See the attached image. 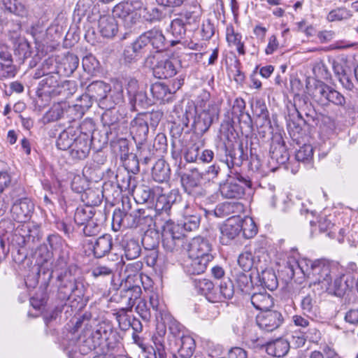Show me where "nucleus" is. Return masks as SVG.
Returning <instances> with one entry per match:
<instances>
[{
    "label": "nucleus",
    "instance_id": "e433bc0d",
    "mask_svg": "<svg viewBox=\"0 0 358 358\" xmlns=\"http://www.w3.org/2000/svg\"><path fill=\"white\" fill-rule=\"evenodd\" d=\"M161 187L159 186L150 188L148 186H142L137 188L134 199L137 203H153L157 194L159 193Z\"/></svg>",
    "mask_w": 358,
    "mask_h": 358
},
{
    "label": "nucleus",
    "instance_id": "58836bf2",
    "mask_svg": "<svg viewBox=\"0 0 358 358\" xmlns=\"http://www.w3.org/2000/svg\"><path fill=\"white\" fill-rule=\"evenodd\" d=\"M96 134L98 131L95 129V124L92 120L85 119L81 124L79 123L77 137L94 143Z\"/></svg>",
    "mask_w": 358,
    "mask_h": 358
},
{
    "label": "nucleus",
    "instance_id": "338daca9",
    "mask_svg": "<svg viewBox=\"0 0 358 358\" xmlns=\"http://www.w3.org/2000/svg\"><path fill=\"white\" fill-rule=\"evenodd\" d=\"M241 226L243 236L245 238H251L257 234V227L251 218H246L243 220L241 219Z\"/></svg>",
    "mask_w": 358,
    "mask_h": 358
},
{
    "label": "nucleus",
    "instance_id": "c85d7f7f",
    "mask_svg": "<svg viewBox=\"0 0 358 358\" xmlns=\"http://www.w3.org/2000/svg\"><path fill=\"white\" fill-rule=\"evenodd\" d=\"M20 236L23 238V243L28 247L38 242L41 238V232L38 226L33 223H27L22 225L20 229Z\"/></svg>",
    "mask_w": 358,
    "mask_h": 358
},
{
    "label": "nucleus",
    "instance_id": "412c9836",
    "mask_svg": "<svg viewBox=\"0 0 358 358\" xmlns=\"http://www.w3.org/2000/svg\"><path fill=\"white\" fill-rule=\"evenodd\" d=\"M134 8L139 10L145 21L150 23H157L165 18L166 14L162 10L156 6H147L141 1H134Z\"/></svg>",
    "mask_w": 358,
    "mask_h": 358
},
{
    "label": "nucleus",
    "instance_id": "5701e85b",
    "mask_svg": "<svg viewBox=\"0 0 358 358\" xmlns=\"http://www.w3.org/2000/svg\"><path fill=\"white\" fill-rule=\"evenodd\" d=\"M157 199L155 202V206L154 213L155 211L163 212L169 213L172 206L177 201V199L180 198L177 191L171 190L168 194L162 193V189L159 193L157 194Z\"/></svg>",
    "mask_w": 358,
    "mask_h": 358
},
{
    "label": "nucleus",
    "instance_id": "dca6fc26",
    "mask_svg": "<svg viewBox=\"0 0 358 358\" xmlns=\"http://www.w3.org/2000/svg\"><path fill=\"white\" fill-rule=\"evenodd\" d=\"M34 205L28 198L15 200L11 207L12 217L17 222H26L33 213Z\"/></svg>",
    "mask_w": 358,
    "mask_h": 358
},
{
    "label": "nucleus",
    "instance_id": "4c0bfd02",
    "mask_svg": "<svg viewBox=\"0 0 358 358\" xmlns=\"http://www.w3.org/2000/svg\"><path fill=\"white\" fill-rule=\"evenodd\" d=\"M171 170L168 164L164 159H158L152 169V178L158 182L168 181L170 178Z\"/></svg>",
    "mask_w": 358,
    "mask_h": 358
},
{
    "label": "nucleus",
    "instance_id": "39448f33",
    "mask_svg": "<svg viewBox=\"0 0 358 358\" xmlns=\"http://www.w3.org/2000/svg\"><path fill=\"white\" fill-rule=\"evenodd\" d=\"M177 16L171 23V34L176 39L171 42L174 45L186 36L187 31L196 30L199 25L200 13L196 10H186L176 15Z\"/></svg>",
    "mask_w": 358,
    "mask_h": 358
},
{
    "label": "nucleus",
    "instance_id": "cd10ccee",
    "mask_svg": "<svg viewBox=\"0 0 358 358\" xmlns=\"http://www.w3.org/2000/svg\"><path fill=\"white\" fill-rule=\"evenodd\" d=\"M101 120L103 125L108 127V130H106V131L107 138L113 139L115 138L117 136L116 129L119 121L117 112L114 110H106L102 115Z\"/></svg>",
    "mask_w": 358,
    "mask_h": 358
},
{
    "label": "nucleus",
    "instance_id": "0eeeda50",
    "mask_svg": "<svg viewBox=\"0 0 358 358\" xmlns=\"http://www.w3.org/2000/svg\"><path fill=\"white\" fill-rule=\"evenodd\" d=\"M292 295L294 300L300 298V307L303 315L313 321L318 310L315 292L310 287H297Z\"/></svg>",
    "mask_w": 358,
    "mask_h": 358
},
{
    "label": "nucleus",
    "instance_id": "37998d69",
    "mask_svg": "<svg viewBox=\"0 0 358 358\" xmlns=\"http://www.w3.org/2000/svg\"><path fill=\"white\" fill-rule=\"evenodd\" d=\"M91 333L94 336V338H96L100 345L102 343L103 341H105L106 344L108 343V340L116 336L112 326L106 322L99 323L96 327V329L91 331Z\"/></svg>",
    "mask_w": 358,
    "mask_h": 358
},
{
    "label": "nucleus",
    "instance_id": "c9c22d12",
    "mask_svg": "<svg viewBox=\"0 0 358 358\" xmlns=\"http://www.w3.org/2000/svg\"><path fill=\"white\" fill-rule=\"evenodd\" d=\"M60 76L57 73H47L45 78L40 82L41 90L45 94H57V89L59 87Z\"/></svg>",
    "mask_w": 358,
    "mask_h": 358
},
{
    "label": "nucleus",
    "instance_id": "c03bdc74",
    "mask_svg": "<svg viewBox=\"0 0 358 358\" xmlns=\"http://www.w3.org/2000/svg\"><path fill=\"white\" fill-rule=\"evenodd\" d=\"M150 92L154 99L169 102L172 98V92L169 86L161 82H156L150 86Z\"/></svg>",
    "mask_w": 358,
    "mask_h": 358
},
{
    "label": "nucleus",
    "instance_id": "a211bd4d",
    "mask_svg": "<svg viewBox=\"0 0 358 358\" xmlns=\"http://www.w3.org/2000/svg\"><path fill=\"white\" fill-rule=\"evenodd\" d=\"M0 80L13 78L17 69L13 64L10 49L5 44L0 45Z\"/></svg>",
    "mask_w": 358,
    "mask_h": 358
},
{
    "label": "nucleus",
    "instance_id": "f257e3e1",
    "mask_svg": "<svg viewBox=\"0 0 358 358\" xmlns=\"http://www.w3.org/2000/svg\"><path fill=\"white\" fill-rule=\"evenodd\" d=\"M219 112L217 105L210 99V94L206 91L199 96L197 106L188 103L185 108L177 106L173 109L178 121L185 127H190V130L200 136L218 119Z\"/></svg>",
    "mask_w": 358,
    "mask_h": 358
},
{
    "label": "nucleus",
    "instance_id": "49530a36",
    "mask_svg": "<svg viewBox=\"0 0 358 358\" xmlns=\"http://www.w3.org/2000/svg\"><path fill=\"white\" fill-rule=\"evenodd\" d=\"M270 155L272 159L280 164H285L289 159V153L283 143L273 142L271 145Z\"/></svg>",
    "mask_w": 358,
    "mask_h": 358
},
{
    "label": "nucleus",
    "instance_id": "a19ab883",
    "mask_svg": "<svg viewBox=\"0 0 358 358\" xmlns=\"http://www.w3.org/2000/svg\"><path fill=\"white\" fill-rule=\"evenodd\" d=\"M72 264H71V265ZM70 266L69 250L66 245L59 251L58 257L51 267V272L49 278H54L55 273L66 270Z\"/></svg>",
    "mask_w": 358,
    "mask_h": 358
},
{
    "label": "nucleus",
    "instance_id": "f8f14e48",
    "mask_svg": "<svg viewBox=\"0 0 358 358\" xmlns=\"http://www.w3.org/2000/svg\"><path fill=\"white\" fill-rule=\"evenodd\" d=\"M202 176L197 170H192L188 174L181 177V182L185 192L194 198L205 196L206 190L201 185Z\"/></svg>",
    "mask_w": 358,
    "mask_h": 358
},
{
    "label": "nucleus",
    "instance_id": "8fccbe9b",
    "mask_svg": "<svg viewBox=\"0 0 358 358\" xmlns=\"http://www.w3.org/2000/svg\"><path fill=\"white\" fill-rule=\"evenodd\" d=\"M179 355L182 358H190L195 350V341L193 338L189 336L182 335L180 339H179Z\"/></svg>",
    "mask_w": 358,
    "mask_h": 358
},
{
    "label": "nucleus",
    "instance_id": "473e14b6",
    "mask_svg": "<svg viewBox=\"0 0 358 358\" xmlns=\"http://www.w3.org/2000/svg\"><path fill=\"white\" fill-rule=\"evenodd\" d=\"M227 157L226 164L229 171H232L231 169L234 166H241L243 161L248 158L247 154L244 153L242 143H240L238 148L230 149Z\"/></svg>",
    "mask_w": 358,
    "mask_h": 358
},
{
    "label": "nucleus",
    "instance_id": "9b49d317",
    "mask_svg": "<svg viewBox=\"0 0 358 358\" xmlns=\"http://www.w3.org/2000/svg\"><path fill=\"white\" fill-rule=\"evenodd\" d=\"M313 94L314 98L322 104L327 102L341 106L345 104V99L343 94L323 83L315 86Z\"/></svg>",
    "mask_w": 358,
    "mask_h": 358
},
{
    "label": "nucleus",
    "instance_id": "79ce46f5",
    "mask_svg": "<svg viewBox=\"0 0 358 358\" xmlns=\"http://www.w3.org/2000/svg\"><path fill=\"white\" fill-rule=\"evenodd\" d=\"M97 212L94 207L90 205L80 206L75 210L74 222L78 226H83L94 217Z\"/></svg>",
    "mask_w": 358,
    "mask_h": 358
},
{
    "label": "nucleus",
    "instance_id": "4be33fe9",
    "mask_svg": "<svg viewBox=\"0 0 358 358\" xmlns=\"http://www.w3.org/2000/svg\"><path fill=\"white\" fill-rule=\"evenodd\" d=\"M94 256L96 258H101L106 256L111 250L113 247V238L110 234H104L90 243Z\"/></svg>",
    "mask_w": 358,
    "mask_h": 358
},
{
    "label": "nucleus",
    "instance_id": "a878e982",
    "mask_svg": "<svg viewBox=\"0 0 358 358\" xmlns=\"http://www.w3.org/2000/svg\"><path fill=\"white\" fill-rule=\"evenodd\" d=\"M10 39L13 44L15 55L19 57L20 61L31 56L30 45L27 41L15 32L10 36Z\"/></svg>",
    "mask_w": 358,
    "mask_h": 358
},
{
    "label": "nucleus",
    "instance_id": "5fc2aeb1",
    "mask_svg": "<svg viewBox=\"0 0 358 358\" xmlns=\"http://www.w3.org/2000/svg\"><path fill=\"white\" fill-rule=\"evenodd\" d=\"M141 243L145 250L158 248L159 236L155 231L147 230L142 237Z\"/></svg>",
    "mask_w": 358,
    "mask_h": 358
},
{
    "label": "nucleus",
    "instance_id": "bf43d9fd",
    "mask_svg": "<svg viewBox=\"0 0 358 358\" xmlns=\"http://www.w3.org/2000/svg\"><path fill=\"white\" fill-rule=\"evenodd\" d=\"M52 258V253L46 247L39 248L37 252L36 262L39 266V272L45 273V270L48 271V262Z\"/></svg>",
    "mask_w": 358,
    "mask_h": 358
},
{
    "label": "nucleus",
    "instance_id": "4468645a",
    "mask_svg": "<svg viewBox=\"0 0 358 358\" xmlns=\"http://www.w3.org/2000/svg\"><path fill=\"white\" fill-rule=\"evenodd\" d=\"M180 67V61L178 58H162L153 66V74L159 79H167L176 75Z\"/></svg>",
    "mask_w": 358,
    "mask_h": 358
},
{
    "label": "nucleus",
    "instance_id": "3c124183",
    "mask_svg": "<svg viewBox=\"0 0 358 358\" xmlns=\"http://www.w3.org/2000/svg\"><path fill=\"white\" fill-rule=\"evenodd\" d=\"M314 149L310 144H304L296 151L295 157L298 162H301L306 165H312L313 159Z\"/></svg>",
    "mask_w": 358,
    "mask_h": 358
},
{
    "label": "nucleus",
    "instance_id": "ddd939ff",
    "mask_svg": "<svg viewBox=\"0 0 358 358\" xmlns=\"http://www.w3.org/2000/svg\"><path fill=\"white\" fill-rule=\"evenodd\" d=\"M213 246L208 239L202 236H196L190 240L187 245L189 257L208 258L213 260Z\"/></svg>",
    "mask_w": 358,
    "mask_h": 358
},
{
    "label": "nucleus",
    "instance_id": "864d4df0",
    "mask_svg": "<svg viewBox=\"0 0 358 358\" xmlns=\"http://www.w3.org/2000/svg\"><path fill=\"white\" fill-rule=\"evenodd\" d=\"M90 105L76 104L72 106H68L66 110V115L71 119V124L74 122H78L77 120L83 117Z\"/></svg>",
    "mask_w": 358,
    "mask_h": 358
},
{
    "label": "nucleus",
    "instance_id": "ea45409f",
    "mask_svg": "<svg viewBox=\"0 0 358 358\" xmlns=\"http://www.w3.org/2000/svg\"><path fill=\"white\" fill-rule=\"evenodd\" d=\"M118 187L121 192H134L136 188V180L133 174L119 171L116 175Z\"/></svg>",
    "mask_w": 358,
    "mask_h": 358
},
{
    "label": "nucleus",
    "instance_id": "423d86ee",
    "mask_svg": "<svg viewBox=\"0 0 358 358\" xmlns=\"http://www.w3.org/2000/svg\"><path fill=\"white\" fill-rule=\"evenodd\" d=\"M78 268L71 264L66 270L55 273L58 283L59 293L63 294V299H69V296L79 289V282L76 278Z\"/></svg>",
    "mask_w": 358,
    "mask_h": 358
},
{
    "label": "nucleus",
    "instance_id": "de8ad7c7",
    "mask_svg": "<svg viewBox=\"0 0 358 358\" xmlns=\"http://www.w3.org/2000/svg\"><path fill=\"white\" fill-rule=\"evenodd\" d=\"M259 282L262 287L274 290L278 287V282L275 272L271 269L262 270L258 273Z\"/></svg>",
    "mask_w": 358,
    "mask_h": 358
},
{
    "label": "nucleus",
    "instance_id": "f03ea898",
    "mask_svg": "<svg viewBox=\"0 0 358 358\" xmlns=\"http://www.w3.org/2000/svg\"><path fill=\"white\" fill-rule=\"evenodd\" d=\"M154 210L152 208H138L133 206L127 197L122 200V208L115 209L112 219V228L117 231L121 227L144 229L153 223Z\"/></svg>",
    "mask_w": 358,
    "mask_h": 358
},
{
    "label": "nucleus",
    "instance_id": "2f4dec72",
    "mask_svg": "<svg viewBox=\"0 0 358 358\" xmlns=\"http://www.w3.org/2000/svg\"><path fill=\"white\" fill-rule=\"evenodd\" d=\"M234 294L233 282L229 278L223 279L219 285V292H215L212 298V302L222 301L224 299H230Z\"/></svg>",
    "mask_w": 358,
    "mask_h": 358
},
{
    "label": "nucleus",
    "instance_id": "9d476101",
    "mask_svg": "<svg viewBox=\"0 0 358 358\" xmlns=\"http://www.w3.org/2000/svg\"><path fill=\"white\" fill-rule=\"evenodd\" d=\"M126 89L133 110H138V108H145L152 104L143 87H139L136 79H129Z\"/></svg>",
    "mask_w": 358,
    "mask_h": 358
},
{
    "label": "nucleus",
    "instance_id": "7c9ffc66",
    "mask_svg": "<svg viewBox=\"0 0 358 358\" xmlns=\"http://www.w3.org/2000/svg\"><path fill=\"white\" fill-rule=\"evenodd\" d=\"M250 295V300L253 306L262 312L269 310L273 305L272 297L265 290L254 292Z\"/></svg>",
    "mask_w": 358,
    "mask_h": 358
},
{
    "label": "nucleus",
    "instance_id": "72a5a7b5",
    "mask_svg": "<svg viewBox=\"0 0 358 358\" xmlns=\"http://www.w3.org/2000/svg\"><path fill=\"white\" fill-rule=\"evenodd\" d=\"M211 260L208 258L189 257L185 264V271L188 275H199L203 273Z\"/></svg>",
    "mask_w": 358,
    "mask_h": 358
},
{
    "label": "nucleus",
    "instance_id": "0e129e2a",
    "mask_svg": "<svg viewBox=\"0 0 358 358\" xmlns=\"http://www.w3.org/2000/svg\"><path fill=\"white\" fill-rule=\"evenodd\" d=\"M138 41L136 39L130 45H128L124 50V56L126 60L131 62L136 59L145 52L143 49H139Z\"/></svg>",
    "mask_w": 358,
    "mask_h": 358
},
{
    "label": "nucleus",
    "instance_id": "c756f323",
    "mask_svg": "<svg viewBox=\"0 0 358 358\" xmlns=\"http://www.w3.org/2000/svg\"><path fill=\"white\" fill-rule=\"evenodd\" d=\"M106 220V215L104 212L98 210L95 216L84 224L83 233L85 236H91L97 234L101 230V227Z\"/></svg>",
    "mask_w": 358,
    "mask_h": 358
},
{
    "label": "nucleus",
    "instance_id": "603ef678",
    "mask_svg": "<svg viewBox=\"0 0 358 358\" xmlns=\"http://www.w3.org/2000/svg\"><path fill=\"white\" fill-rule=\"evenodd\" d=\"M227 41L229 45L235 46L240 55H245L244 43L242 42V36L234 31L233 28L227 29Z\"/></svg>",
    "mask_w": 358,
    "mask_h": 358
},
{
    "label": "nucleus",
    "instance_id": "09e8293b",
    "mask_svg": "<svg viewBox=\"0 0 358 358\" xmlns=\"http://www.w3.org/2000/svg\"><path fill=\"white\" fill-rule=\"evenodd\" d=\"M141 288L138 285L122 288L120 290V296L127 300V307H129V309H132L136 301L141 299Z\"/></svg>",
    "mask_w": 358,
    "mask_h": 358
},
{
    "label": "nucleus",
    "instance_id": "aec40b11",
    "mask_svg": "<svg viewBox=\"0 0 358 358\" xmlns=\"http://www.w3.org/2000/svg\"><path fill=\"white\" fill-rule=\"evenodd\" d=\"M148 131V122L141 114L131 122L130 132L137 143L142 144L147 140Z\"/></svg>",
    "mask_w": 358,
    "mask_h": 358
},
{
    "label": "nucleus",
    "instance_id": "6e6552de",
    "mask_svg": "<svg viewBox=\"0 0 358 358\" xmlns=\"http://www.w3.org/2000/svg\"><path fill=\"white\" fill-rule=\"evenodd\" d=\"M291 277L293 278L296 271H300L306 276L310 282L313 279L320 275L321 272L327 275L329 273V265L320 260L313 262L312 260L303 259L296 263V268L294 266H289Z\"/></svg>",
    "mask_w": 358,
    "mask_h": 358
},
{
    "label": "nucleus",
    "instance_id": "69168bd1",
    "mask_svg": "<svg viewBox=\"0 0 358 358\" xmlns=\"http://www.w3.org/2000/svg\"><path fill=\"white\" fill-rule=\"evenodd\" d=\"M129 307H125L117 310L115 313V318L119 323V326L122 329H127L130 327V317L127 313L131 311Z\"/></svg>",
    "mask_w": 358,
    "mask_h": 358
},
{
    "label": "nucleus",
    "instance_id": "4d7b16f0",
    "mask_svg": "<svg viewBox=\"0 0 358 358\" xmlns=\"http://www.w3.org/2000/svg\"><path fill=\"white\" fill-rule=\"evenodd\" d=\"M194 286L199 293L206 296L209 301H212V298L215 292H213L214 285L212 281L208 279H199L194 281Z\"/></svg>",
    "mask_w": 358,
    "mask_h": 358
},
{
    "label": "nucleus",
    "instance_id": "b1692460",
    "mask_svg": "<svg viewBox=\"0 0 358 358\" xmlns=\"http://www.w3.org/2000/svg\"><path fill=\"white\" fill-rule=\"evenodd\" d=\"M79 122H74L62 131L57 139V147L62 150H69L76 140Z\"/></svg>",
    "mask_w": 358,
    "mask_h": 358
},
{
    "label": "nucleus",
    "instance_id": "f3484780",
    "mask_svg": "<svg viewBox=\"0 0 358 358\" xmlns=\"http://www.w3.org/2000/svg\"><path fill=\"white\" fill-rule=\"evenodd\" d=\"M241 218L232 216L220 227V241L222 245H229L241 232Z\"/></svg>",
    "mask_w": 358,
    "mask_h": 358
},
{
    "label": "nucleus",
    "instance_id": "bb28decb",
    "mask_svg": "<svg viewBox=\"0 0 358 358\" xmlns=\"http://www.w3.org/2000/svg\"><path fill=\"white\" fill-rule=\"evenodd\" d=\"M92 143V142L87 140L76 136V140L69 149L70 155L76 159H85L90 152Z\"/></svg>",
    "mask_w": 358,
    "mask_h": 358
},
{
    "label": "nucleus",
    "instance_id": "6ab92c4d",
    "mask_svg": "<svg viewBox=\"0 0 358 358\" xmlns=\"http://www.w3.org/2000/svg\"><path fill=\"white\" fill-rule=\"evenodd\" d=\"M283 318L280 313L275 310H266L257 317L259 327L265 331H273L282 323Z\"/></svg>",
    "mask_w": 358,
    "mask_h": 358
},
{
    "label": "nucleus",
    "instance_id": "7ed1b4c3",
    "mask_svg": "<svg viewBox=\"0 0 358 358\" xmlns=\"http://www.w3.org/2000/svg\"><path fill=\"white\" fill-rule=\"evenodd\" d=\"M181 223H176L169 220L162 227V245L170 252L178 251L184 243L185 231H192L198 229L200 217L196 215L184 214Z\"/></svg>",
    "mask_w": 358,
    "mask_h": 358
},
{
    "label": "nucleus",
    "instance_id": "f704fd0d",
    "mask_svg": "<svg viewBox=\"0 0 358 358\" xmlns=\"http://www.w3.org/2000/svg\"><path fill=\"white\" fill-rule=\"evenodd\" d=\"M87 90L90 97L101 101L108 98L107 93L110 91V87L104 82L96 80L90 84Z\"/></svg>",
    "mask_w": 358,
    "mask_h": 358
},
{
    "label": "nucleus",
    "instance_id": "052dcab7",
    "mask_svg": "<svg viewBox=\"0 0 358 358\" xmlns=\"http://www.w3.org/2000/svg\"><path fill=\"white\" fill-rule=\"evenodd\" d=\"M236 283L239 289L244 294L250 295L253 287L250 275L240 273L236 276Z\"/></svg>",
    "mask_w": 358,
    "mask_h": 358
},
{
    "label": "nucleus",
    "instance_id": "13d9d810",
    "mask_svg": "<svg viewBox=\"0 0 358 358\" xmlns=\"http://www.w3.org/2000/svg\"><path fill=\"white\" fill-rule=\"evenodd\" d=\"M124 250L127 259H134L141 255V248L137 240L129 239L127 241L124 246Z\"/></svg>",
    "mask_w": 358,
    "mask_h": 358
},
{
    "label": "nucleus",
    "instance_id": "a18cd8bd",
    "mask_svg": "<svg viewBox=\"0 0 358 358\" xmlns=\"http://www.w3.org/2000/svg\"><path fill=\"white\" fill-rule=\"evenodd\" d=\"M99 346H100V343L96 338H94L91 331H85L79 337L78 348L80 352L83 355H87Z\"/></svg>",
    "mask_w": 358,
    "mask_h": 358
},
{
    "label": "nucleus",
    "instance_id": "2eb2a0df",
    "mask_svg": "<svg viewBox=\"0 0 358 358\" xmlns=\"http://www.w3.org/2000/svg\"><path fill=\"white\" fill-rule=\"evenodd\" d=\"M250 341L254 347H265L267 354L275 357H283L288 353L290 348L289 343L282 338H278L268 343L263 342L259 338L256 339L251 338Z\"/></svg>",
    "mask_w": 358,
    "mask_h": 358
},
{
    "label": "nucleus",
    "instance_id": "1a4fd4ad",
    "mask_svg": "<svg viewBox=\"0 0 358 358\" xmlns=\"http://www.w3.org/2000/svg\"><path fill=\"white\" fill-rule=\"evenodd\" d=\"M138 47L145 52L150 47L160 52L166 48V38L163 32L158 28H152L141 34L137 38Z\"/></svg>",
    "mask_w": 358,
    "mask_h": 358
},
{
    "label": "nucleus",
    "instance_id": "393cba45",
    "mask_svg": "<svg viewBox=\"0 0 358 358\" xmlns=\"http://www.w3.org/2000/svg\"><path fill=\"white\" fill-rule=\"evenodd\" d=\"M99 30L104 38L114 37L118 31L117 22L114 16L110 15L101 16L99 20Z\"/></svg>",
    "mask_w": 358,
    "mask_h": 358
},
{
    "label": "nucleus",
    "instance_id": "e2e57ef3",
    "mask_svg": "<svg viewBox=\"0 0 358 358\" xmlns=\"http://www.w3.org/2000/svg\"><path fill=\"white\" fill-rule=\"evenodd\" d=\"M5 8L9 12L19 16H23L26 14V10L18 0H1Z\"/></svg>",
    "mask_w": 358,
    "mask_h": 358
},
{
    "label": "nucleus",
    "instance_id": "6e6d98bb",
    "mask_svg": "<svg viewBox=\"0 0 358 358\" xmlns=\"http://www.w3.org/2000/svg\"><path fill=\"white\" fill-rule=\"evenodd\" d=\"M217 210L222 212L225 215H236L243 212L244 206L240 202H224L219 206Z\"/></svg>",
    "mask_w": 358,
    "mask_h": 358
},
{
    "label": "nucleus",
    "instance_id": "774afa93",
    "mask_svg": "<svg viewBox=\"0 0 358 358\" xmlns=\"http://www.w3.org/2000/svg\"><path fill=\"white\" fill-rule=\"evenodd\" d=\"M238 264L245 271H250L254 264V256L251 252H242L238 259Z\"/></svg>",
    "mask_w": 358,
    "mask_h": 358
},
{
    "label": "nucleus",
    "instance_id": "680f3d73",
    "mask_svg": "<svg viewBox=\"0 0 358 358\" xmlns=\"http://www.w3.org/2000/svg\"><path fill=\"white\" fill-rule=\"evenodd\" d=\"M349 285L346 277L343 275L334 279V282H331V289L328 290L329 292H334L336 296H341L345 294L348 289Z\"/></svg>",
    "mask_w": 358,
    "mask_h": 358
},
{
    "label": "nucleus",
    "instance_id": "20e7f679",
    "mask_svg": "<svg viewBox=\"0 0 358 358\" xmlns=\"http://www.w3.org/2000/svg\"><path fill=\"white\" fill-rule=\"evenodd\" d=\"M246 187H252L250 178L237 171H229L227 180L220 182L219 190L225 199H239L245 195Z\"/></svg>",
    "mask_w": 358,
    "mask_h": 358
}]
</instances>
